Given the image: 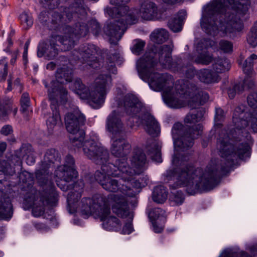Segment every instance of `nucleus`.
<instances>
[{
    "label": "nucleus",
    "mask_w": 257,
    "mask_h": 257,
    "mask_svg": "<svg viewBox=\"0 0 257 257\" xmlns=\"http://www.w3.org/2000/svg\"><path fill=\"white\" fill-rule=\"evenodd\" d=\"M247 101L252 110L245 111L244 106L236 107L232 116L235 128L231 129L226 137L219 139V150L223 160L209 164L204 172L201 168H195L191 164L167 170L165 175L166 179L177 180L176 183L169 185L170 189L185 187L190 195L197 192L210 191L220 184L223 176L229 174L238 159L250 157L251 149L246 140L250 136L243 129L250 123L253 131L257 133V93L249 94Z\"/></svg>",
    "instance_id": "nucleus-1"
},
{
    "label": "nucleus",
    "mask_w": 257,
    "mask_h": 257,
    "mask_svg": "<svg viewBox=\"0 0 257 257\" xmlns=\"http://www.w3.org/2000/svg\"><path fill=\"white\" fill-rule=\"evenodd\" d=\"M85 120L81 113H68L65 115L66 128L70 134L71 143L77 148L82 147L85 156L101 166V171H96L94 178L104 189L110 192L119 191L129 197L135 196L148 184V177L143 175L138 179L133 178L132 170L124 159L117 160L114 164L107 163L109 153L107 149L94 140L84 141L85 133L81 127L85 124Z\"/></svg>",
    "instance_id": "nucleus-2"
},
{
    "label": "nucleus",
    "mask_w": 257,
    "mask_h": 257,
    "mask_svg": "<svg viewBox=\"0 0 257 257\" xmlns=\"http://www.w3.org/2000/svg\"><path fill=\"white\" fill-rule=\"evenodd\" d=\"M172 45H154L137 61L136 66L140 77L148 81L152 89L156 91L166 90L163 97L169 107L179 108L183 107L185 102L169 92L173 87L172 76L157 72L159 63L163 68H170L172 66Z\"/></svg>",
    "instance_id": "nucleus-3"
},
{
    "label": "nucleus",
    "mask_w": 257,
    "mask_h": 257,
    "mask_svg": "<svg viewBox=\"0 0 257 257\" xmlns=\"http://www.w3.org/2000/svg\"><path fill=\"white\" fill-rule=\"evenodd\" d=\"M249 0H214L207 6L200 24L205 32L215 36L220 31L231 39L240 36L244 29L240 16L247 12Z\"/></svg>",
    "instance_id": "nucleus-4"
},
{
    "label": "nucleus",
    "mask_w": 257,
    "mask_h": 257,
    "mask_svg": "<svg viewBox=\"0 0 257 257\" xmlns=\"http://www.w3.org/2000/svg\"><path fill=\"white\" fill-rule=\"evenodd\" d=\"M87 16L84 0H74L68 7H64L61 13H53L51 30H63L66 33L64 36L54 35L57 37L62 52L71 49L76 40L88 34Z\"/></svg>",
    "instance_id": "nucleus-5"
},
{
    "label": "nucleus",
    "mask_w": 257,
    "mask_h": 257,
    "mask_svg": "<svg viewBox=\"0 0 257 257\" xmlns=\"http://www.w3.org/2000/svg\"><path fill=\"white\" fill-rule=\"evenodd\" d=\"M60 155L55 149H48L44 159L39 164V168L35 172V176L40 186L43 188L40 201L50 206L56 205L58 200V194L54 183L50 180L49 169L54 166L55 162H60Z\"/></svg>",
    "instance_id": "nucleus-6"
},
{
    "label": "nucleus",
    "mask_w": 257,
    "mask_h": 257,
    "mask_svg": "<svg viewBox=\"0 0 257 257\" xmlns=\"http://www.w3.org/2000/svg\"><path fill=\"white\" fill-rule=\"evenodd\" d=\"M70 86V89L82 99L87 100L89 105L99 109L103 104L107 89L111 86L112 77L110 74H100L95 79L92 89L83 83L79 78H76Z\"/></svg>",
    "instance_id": "nucleus-7"
},
{
    "label": "nucleus",
    "mask_w": 257,
    "mask_h": 257,
    "mask_svg": "<svg viewBox=\"0 0 257 257\" xmlns=\"http://www.w3.org/2000/svg\"><path fill=\"white\" fill-rule=\"evenodd\" d=\"M130 0H110V3L116 7L108 10V15L112 18H118L110 22L104 28V33L109 37L110 44H117L114 42L120 40L127 29V25L134 24L137 22L136 16L130 12L126 4Z\"/></svg>",
    "instance_id": "nucleus-8"
},
{
    "label": "nucleus",
    "mask_w": 257,
    "mask_h": 257,
    "mask_svg": "<svg viewBox=\"0 0 257 257\" xmlns=\"http://www.w3.org/2000/svg\"><path fill=\"white\" fill-rule=\"evenodd\" d=\"M124 112L132 117H138L146 132L152 137H157L160 133V127L154 116L148 111L138 114L144 107L143 103L133 94L127 93L122 100Z\"/></svg>",
    "instance_id": "nucleus-9"
},
{
    "label": "nucleus",
    "mask_w": 257,
    "mask_h": 257,
    "mask_svg": "<svg viewBox=\"0 0 257 257\" xmlns=\"http://www.w3.org/2000/svg\"><path fill=\"white\" fill-rule=\"evenodd\" d=\"M106 128L112 135L113 142L110 148L111 154L115 157L122 158L119 160L124 159L127 161L126 157L132 150V146L124 138L115 139V137L123 130V124L115 110L113 111L107 117ZM117 160L119 159H117L115 162Z\"/></svg>",
    "instance_id": "nucleus-10"
},
{
    "label": "nucleus",
    "mask_w": 257,
    "mask_h": 257,
    "mask_svg": "<svg viewBox=\"0 0 257 257\" xmlns=\"http://www.w3.org/2000/svg\"><path fill=\"white\" fill-rule=\"evenodd\" d=\"M109 196L112 195L96 194L92 198H83L79 204L81 215L84 217L95 215L101 221L104 220L111 213Z\"/></svg>",
    "instance_id": "nucleus-11"
},
{
    "label": "nucleus",
    "mask_w": 257,
    "mask_h": 257,
    "mask_svg": "<svg viewBox=\"0 0 257 257\" xmlns=\"http://www.w3.org/2000/svg\"><path fill=\"white\" fill-rule=\"evenodd\" d=\"M203 128V125L200 123L192 126H184L179 122L174 123L172 131L173 133L181 135L180 139L176 142L178 143V147L181 152H192L190 150L194 144V141L202 135Z\"/></svg>",
    "instance_id": "nucleus-12"
},
{
    "label": "nucleus",
    "mask_w": 257,
    "mask_h": 257,
    "mask_svg": "<svg viewBox=\"0 0 257 257\" xmlns=\"http://www.w3.org/2000/svg\"><path fill=\"white\" fill-rule=\"evenodd\" d=\"M73 73L68 67H60L55 73L56 80L51 82V88L48 90L50 100H56L59 97L62 103L65 104L68 99V91L62 85L64 81L72 82Z\"/></svg>",
    "instance_id": "nucleus-13"
},
{
    "label": "nucleus",
    "mask_w": 257,
    "mask_h": 257,
    "mask_svg": "<svg viewBox=\"0 0 257 257\" xmlns=\"http://www.w3.org/2000/svg\"><path fill=\"white\" fill-rule=\"evenodd\" d=\"M61 51V46L57 42V37L51 36L45 42L38 47L37 56L39 58L45 57L46 59L53 60Z\"/></svg>",
    "instance_id": "nucleus-14"
},
{
    "label": "nucleus",
    "mask_w": 257,
    "mask_h": 257,
    "mask_svg": "<svg viewBox=\"0 0 257 257\" xmlns=\"http://www.w3.org/2000/svg\"><path fill=\"white\" fill-rule=\"evenodd\" d=\"M80 56L84 61L91 68L96 69L101 66L100 62L95 56L97 53L96 47L91 44H84L78 49Z\"/></svg>",
    "instance_id": "nucleus-15"
},
{
    "label": "nucleus",
    "mask_w": 257,
    "mask_h": 257,
    "mask_svg": "<svg viewBox=\"0 0 257 257\" xmlns=\"http://www.w3.org/2000/svg\"><path fill=\"white\" fill-rule=\"evenodd\" d=\"M131 161L133 169L131 168H130L132 170L133 178H135L138 179L140 176L137 178L136 175L141 174L147 169L146 165L147 161L146 154L141 149H135ZM143 175H141V177ZM143 176H144V175H143ZM145 176L146 175H145Z\"/></svg>",
    "instance_id": "nucleus-16"
},
{
    "label": "nucleus",
    "mask_w": 257,
    "mask_h": 257,
    "mask_svg": "<svg viewBox=\"0 0 257 257\" xmlns=\"http://www.w3.org/2000/svg\"><path fill=\"white\" fill-rule=\"evenodd\" d=\"M57 186L63 191H67L69 190L73 189V191L69 193L67 202L70 207H75V203H76L82 196V193L83 192L84 185H79L78 187V183L67 185L61 184L59 182H57Z\"/></svg>",
    "instance_id": "nucleus-17"
},
{
    "label": "nucleus",
    "mask_w": 257,
    "mask_h": 257,
    "mask_svg": "<svg viewBox=\"0 0 257 257\" xmlns=\"http://www.w3.org/2000/svg\"><path fill=\"white\" fill-rule=\"evenodd\" d=\"M115 203L112 206V212L117 216L125 218L130 215V207L127 199L123 196L113 195Z\"/></svg>",
    "instance_id": "nucleus-18"
},
{
    "label": "nucleus",
    "mask_w": 257,
    "mask_h": 257,
    "mask_svg": "<svg viewBox=\"0 0 257 257\" xmlns=\"http://www.w3.org/2000/svg\"><path fill=\"white\" fill-rule=\"evenodd\" d=\"M33 152V147L30 144H23L20 148L16 151L15 154L10 158V161L14 166L22 168V159Z\"/></svg>",
    "instance_id": "nucleus-19"
},
{
    "label": "nucleus",
    "mask_w": 257,
    "mask_h": 257,
    "mask_svg": "<svg viewBox=\"0 0 257 257\" xmlns=\"http://www.w3.org/2000/svg\"><path fill=\"white\" fill-rule=\"evenodd\" d=\"M55 173L61 181L65 182V184L66 183L74 182L78 176V172L75 168H69L66 166H58Z\"/></svg>",
    "instance_id": "nucleus-20"
},
{
    "label": "nucleus",
    "mask_w": 257,
    "mask_h": 257,
    "mask_svg": "<svg viewBox=\"0 0 257 257\" xmlns=\"http://www.w3.org/2000/svg\"><path fill=\"white\" fill-rule=\"evenodd\" d=\"M14 213L12 200L7 195H4L0 199V220L9 221Z\"/></svg>",
    "instance_id": "nucleus-21"
},
{
    "label": "nucleus",
    "mask_w": 257,
    "mask_h": 257,
    "mask_svg": "<svg viewBox=\"0 0 257 257\" xmlns=\"http://www.w3.org/2000/svg\"><path fill=\"white\" fill-rule=\"evenodd\" d=\"M17 107H14L13 100L7 97L0 98V120L6 121L9 114L13 112L14 116L17 112Z\"/></svg>",
    "instance_id": "nucleus-22"
},
{
    "label": "nucleus",
    "mask_w": 257,
    "mask_h": 257,
    "mask_svg": "<svg viewBox=\"0 0 257 257\" xmlns=\"http://www.w3.org/2000/svg\"><path fill=\"white\" fill-rule=\"evenodd\" d=\"M140 15L143 19L146 20L159 19L156 5L151 2H145L142 4L140 8Z\"/></svg>",
    "instance_id": "nucleus-23"
},
{
    "label": "nucleus",
    "mask_w": 257,
    "mask_h": 257,
    "mask_svg": "<svg viewBox=\"0 0 257 257\" xmlns=\"http://www.w3.org/2000/svg\"><path fill=\"white\" fill-rule=\"evenodd\" d=\"M196 74L200 82L207 84L218 83L221 79L217 73L208 69H201Z\"/></svg>",
    "instance_id": "nucleus-24"
},
{
    "label": "nucleus",
    "mask_w": 257,
    "mask_h": 257,
    "mask_svg": "<svg viewBox=\"0 0 257 257\" xmlns=\"http://www.w3.org/2000/svg\"><path fill=\"white\" fill-rule=\"evenodd\" d=\"M145 151L150 156L153 161L160 163L163 161L161 156V146L159 143L152 141L151 143L148 142L145 146Z\"/></svg>",
    "instance_id": "nucleus-25"
},
{
    "label": "nucleus",
    "mask_w": 257,
    "mask_h": 257,
    "mask_svg": "<svg viewBox=\"0 0 257 257\" xmlns=\"http://www.w3.org/2000/svg\"><path fill=\"white\" fill-rule=\"evenodd\" d=\"M204 42L206 44L205 46V50L202 52L199 53L195 57L194 62L197 64H201L203 65H207L212 62L213 58L212 55H210L207 50L208 47H211V43L209 40H204Z\"/></svg>",
    "instance_id": "nucleus-26"
},
{
    "label": "nucleus",
    "mask_w": 257,
    "mask_h": 257,
    "mask_svg": "<svg viewBox=\"0 0 257 257\" xmlns=\"http://www.w3.org/2000/svg\"><path fill=\"white\" fill-rule=\"evenodd\" d=\"M186 15L185 11L181 10L178 12L177 17L170 19L168 23L169 29L174 32L181 31L183 28V21Z\"/></svg>",
    "instance_id": "nucleus-27"
},
{
    "label": "nucleus",
    "mask_w": 257,
    "mask_h": 257,
    "mask_svg": "<svg viewBox=\"0 0 257 257\" xmlns=\"http://www.w3.org/2000/svg\"><path fill=\"white\" fill-rule=\"evenodd\" d=\"M209 96L207 92L199 91L191 97L189 105L192 109H196L198 107L204 105L209 99Z\"/></svg>",
    "instance_id": "nucleus-28"
},
{
    "label": "nucleus",
    "mask_w": 257,
    "mask_h": 257,
    "mask_svg": "<svg viewBox=\"0 0 257 257\" xmlns=\"http://www.w3.org/2000/svg\"><path fill=\"white\" fill-rule=\"evenodd\" d=\"M57 99L56 100H51L52 102L51 104V108L52 110V116L49 117L46 121V124L49 132L53 131L54 127L57 124V121L60 119V116L59 111L57 108Z\"/></svg>",
    "instance_id": "nucleus-29"
},
{
    "label": "nucleus",
    "mask_w": 257,
    "mask_h": 257,
    "mask_svg": "<svg viewBox=\"0 0 257 257\" xmlns=\"http://www.w3.org/2000/svg\"><path fill=\"white\" fill-rule=\"evenodd\" d=\"M168 190L163 185L155 187L152 192L153 200L158 203H163L168 196Z\"/></svg>",
    "instance_id": "nucleus-30"
},
{
    "label": "nucleus",
    "mask_w": 257,
    "mask_h": 257,
    "mask_svg": "<svg viewBox=\"0 0 257 257\" xmlns=\"http://www.w3.org/2000/svg\"><path fill=\"white\" fill-rule=\"evenodd\" d=\"M110 214L102 220V227L104 229L108 231H117L120 228V221L116 217L109 216Z\"/></svg>",
    "instance_id": "nucleus-31"
},
{
    "label": "nucleus",
    "mask_w": 257,
    "mask_h": 257,
    "mask_svg": "<svg viewBox=\"0 0 257 257\" xmlns=\"http://www.w3.org/2000/svg\"><path fill=\"white\" fill-rule=\"evenodd\" d=\"M257 60V55L252 54L243 62L242 65V70L246 75V78H251L254 73L253 66Z\"/></svg>",
    "instance_id": "nucleus-32"
},
{
    "label": "nucleus",
    "mask_w": 257,
    "mask_h": 257,
    "mask_svg": "<svg viewBox=\"0 0 257 257\" xmlns=\"http://www.w3.org/2000/svg\"><path fill=\"white\" fill-rule=\"evenodd\" d=\"M231 67L230 62L226 58H219L216 59L212 65L213 69L217 74L223 73L229 70Z\"/></svg>",
    "instance_id": "nucleus-33"
},
{
    "label": "nucleus",
    "mask_w": 257,
    "mask_h": 257,
    "mask_svg": "<svg viewBox=\"0 0 257 257\" xmlns=\"http://www.w3.org/2000/svg\"><path fill=\"white\" fill-rule=\"evenodd\" d=\"M247 79L245 78L243 84L238 83L235 84L232 87H229L227 89V93L228 97L230 99L234 98L236 93H240L243 91L244 89V85H248L249 88H252L254 85V82L252 80L249 81L247 84Z\"/></svg>",
    "instance_id": "nucleus-34"
},
{
    "label": "nucleus",
    "mask_w": 257,
    "mask_h": 257,
    "mask_svg": "<svg viewBox=\"0 0 257 257\" xmlns=\"http://www.w3.org/2000/svg\"><path fill=\"white\" fill-rule=\"evenodd\" d=\"M151 37L154 43L162 44L168 39V32L164 29H158L151 34Z\"/></svg>",
    "instance_id": "nucleus-35"
},
{
    "label": "nucleus",
    "mask_w": 257,
    "mask_h": 257,
    "mask_svg": "<svg viewBox=\"0 0 257 257\" xmlns=\"http://www.w3.org/2000/svg\"><path fill=\"white\" fill-rule=\"evenodd\" d=\"M204 113L203 108L195 109L192 112L188 113L185 117L184 121L186 123H193L201 121Z\"/></svg>",
    "instance_id": "nucleus-36"
},
{
    "label": "nucleus",
    "mask_w": 257,
    "mask_h": 257,
    "mask_svg": "<svg viewBox=\"0 0 257 257\" xmlns=\"http://www.w3.org/2000/svg\"><path fill=\"white\" fill-rule=\"evenodd\" d=\"M10 159L6 160L0 161V172H2L5 176H13L15 174V168L12 165Z\"/></svg>",
    "instance_id": "nucleus-37"
},
{
    "label": "nucleus",
    "mask_w": 257,
    "mask_h": 257,
    "mask_svg": "<svg viewBox=\"0 0 257 257\" xmlns=\"http://www.w3.org/2000/svg\"><path fill=\"white\" fill-rule=\"evenodd\" d=\"M247 42L252 47L257 46V21L254 22L246 37Z\"/></svg>",
    "instance_id": "nucleus-38"
},
{
    "label": "nucleus",
    "mask_w": 257,
    "mask_h": 257,
    "mask_svg": "<svg viewBox=\"0 0 257 257\" xmlns=\"http://www.w3.org/2000/svg\"><path fill=\"white\" fill-rule=\"evenodd\" d=\"M20 183L26 184L28 186L34 183L33 175L26 171H22L18 176Z\"/></svg>",
    "instance_id": "nucleus-39"
},
{
    "label": "nucleus",
    "mask_w": 257,
    "mask_h": 257,
    "mask_svg": "<svg viewBox=\"0 0 257 257\" xmlns=\"http://www.w3.org/2000/svg\"><path fill=\"white\" fill-rule=\"evenodd\" d=\"M219 257H252L247 252L241 251L239 252L234 251L231 249H225Z\"/></svg>",
    "instance_id": "nucleus-40"
},
{
    "label": "nucleus",
    "mask_w": 257,
    "mask_h": 257,
    "mask_svg": "<svg viewBox=\"0 0 257 257\" xmlns=\"http://www.w3.org/2000/svg\"><path fill=\"white\" fill-rule=\"evenodd\" d=\"M185 200V196L181 191H177L174 193H172L170 200L173 202V205L180 206L182 205Z\"/></svg>",
    "instance_id": "nucleus-41"
},
{
    "label": "nucleus",
    "mask_w": 257,
    "mask_h": 257,
    "mask_svg": "<svg viewBox=\"0 0 257 257\" xmlns=\"http://www.w3.org/2000/svg\"><path fill=\"white\" fill-rule=\"evenodd\" d=\"M165 211L160 208H155L149 213V217L151 221H156L161 217L164 216Z\"/></svg>",
    "instance_id": "nucleus-42"
},
{
    "label": "nucleus",
    "mask_w": 257,
    "mask_h": 257,
    "mask_svg": "<svg viewBox=\"0 0 257 257\" xmlns=\"http://www.w3.org/2000/svg\"><path fill=\"white\" fill-rule=\"evenodd\" d=\"M219 47L220 50L225 53H231L233 51V43L229 41L221 40L219 43Z\"/></svg>",
    "instance_id": "nucleus-43"
},
{
    "label": "nucleus",
    "mask_w": 257,
    "mask_h": 257,
    "mask_svg": "<svg viewBox=\"0 0 257 257\" xmlns=\"http://www.w3.org/2000/svg\"><path fill=\"white\" fill-rule=\"evenodd\" d=\"M20 102L22 111L23 113H26L30 105V99L28 93L25 92L22 94Z\"/></svg>",
    "instance_id": "nucleus-44"
},
{
    "label": "nucleus",
    "mask_w": 257,
    "mask_h": 257,
    "mask_svg": "<svg viewBox=\"0 0 257 257\" xmlns=\"http://www.w3.org/2000/svg\"><path fill=\"white\" fill-rule=\"evenodd\" d=\"M225 115L224 111L222 108L220 107L216 108L214 119L216 122V126L218 127H221L222 126V124L221 122L223 121Z\"/></svg>",
    "instance_id": "nucleus-45"
},
{
    "label": "nucleus",
    "mask_w": 257,
    "mask_h": 257,
    "mask_svg": "<svg viewBox=\"0 0 257 257\" xmlns=\"http://www.w3.org/2000/svg\"><path fill=\"white\" fill-rule=\"evenodd\" d=\"M20 19L22 24L26 25V29L30 28L33 25V20L32 17L25 12L20 15Z\"/></svg>",
    "instance_id": "nucleus-46"
},
{
    "label": "nucleus",
    "mask_w": 257,
    "mask_h": 257,
    "mask_svg": "<svg viewBox=\"0 0 257 257\" xmlns=\"http://www.w3.org/2000/svg\"><path fill=\"white\" fill-rule=\"evenodd\" d=\"M145 42L141 40H137L136 43L132 48V52L133 54L139 55L144 50L145 46Z\"/></svg>",
    "instance_id": "nucleus-47"
},
{
    "label": "nucleus",
    "mask_w": 257,
    "mask_h": 257,
    "mask_svg": "<svg viewBox=\"0 0 257 257\" xmlns=\"http://www.w3.org/2000/svg\"><path fill=\"white\" fill-rule=\"evenodd\" d=\"M40 1L44 8L49 10L57 8L60 4V0H40Z\"/></svg>",
    "instance_id": "nucleus-48"
},
{
    "label": "nucleus",
    "mask_w": 257,
    "mask_h": 257,
    "mask_svg": "<svg viewBox=\"0 0 257 257\" xmlns=\"http://www.w3.org/2000/svg\"><path fill=\"white\" fill-rule=\"evenodd\" d=\"M48 12L44 11L40 13L39 16V19L41 24L43 25L47 26L49 29L51 30L50 27L52 26V21L50 23L48 21L49 20V15Z\"/></svg>",
    "instance_id": "nucleus-49"
},
{
    "label": "nucleus",
    "mask_w": 257,
    "mask_h": 257,
    "mask_svg": "<svg viewBox=\"0 0 257 257\" xmlns=\"http://www.w3.org/2000/svg\"><path fill=\"white\" fill-rule=\"evenodd\" d=\"M0 65L3 66V70L0 71V80L5 81L8 73V64L6 58L0 60Z\"/></svg>",
    "instance_id": "nucleus-50"
},
{
    "label": "nucleus",
    "mask_w": 257,
    "mask_h": 257,
    "mask_svg": "<svg viewBox=\"0 0 257 257\" xmlns=\"http://www.w3.org/2000/svg\"><path fill=\"white\" fill-rule=\"evenodd\" d=\"M92 33L95 36H97L101 32L100 24L95 20H91L89 22Z\"/></svg>",
    "instance_id": "nucleus-51"
},
{
    "label": "nucleus",
    "mask_w": 257,
    "mask_h": 257,
    "mask_svg": "<svg viewBox=\"0 0 257 257\" xmlns=\"http://www.w3.org/2000/svg\"><path fill=\"white\" fill-rule=\"evenodd\" d=\"M130 219V220L126 222L123 226L122 233L123 234H130L134 230L132 223L133 216L132 215Z\"/></svg>",
    "instance_id": "nucleus-52"
},
{
    "label": "nucleus",
    "mask_w": 257,
    "mask_h": 257,
    "mask_svg": "<svg viewBox=\"0 0 257 257\" xmlns=\"http://www.w3.org/2000/svg\"><path fill=\"white\" fill-rule=\"evenodd\" d=\"M33 224L35 228L39 231L47 232L50 229L47 225L42 222H34Z\"/></svg>",
    "instance_id": "nucleus-53"
},
{
    "label": "nucleus",
    "mask_w": 257,
    "mask_h": 257,
    "mask_svg": "<svg viewBox=\"0 0 257 257\" xmlns=\"http://www.w3.org/2000/svg\"><path fill=\"white\" fill-rule=\"evenodd\" d=\"M62 166L75 168V160L73 156L70 155H67L65 159L64 164Z\"/></svg>",
    "instance_id": "nucleus-54"
},
{
    "label": "nucleus",
    "mask_w": 257,
    "mask_h": 257,
    "mask_svg": "<svg viewBox=\"0 0 257 257\" xmlns=\"http://www.w3.org/2000/svg\"><path fill=\"white\" fill-rule=\"evenodd\" d=\"M1 135L5 136L11 135L13 133V128L12 125L9 124L5 125L0 131Z\"/></svg>",
    "instance_id": "nucleus-55"
},
{
    "label": "nucleus",
    "mask_w": 257,
    "mask_h": 257,
    "mask_svg": "<svg viewBox=\"0 0 257 257\" xmlns=\"http://www.w3.org/2000/svg\"><path fill=\"white\" fill-rule=\"evenodd\" d=\"M34 196L33 194L26 195L24 198V203L28 208H31L34 204Z\"/></svg>",
    "instance_id": "nucleus-56"
},
{
    "label": "nucleus",
    "mask_w": 257,
    "mask_h": 257,
    "mask_svg": "<svg viewBox=\"0 0 257 257\" xmlns=\"http://www.w3.org/2000/svg\"><path fill=\"white\" fill-rule=\"evenodd\" d=\"M34 151L26 156V162L28 165H33L36 162V157L34 155Z\"/></svg>",
    "instance_id": "nucleus-57"
},
{
    "label": "nucleus",
    "mask_w": 257,
    "mask_h": 257,
    "mask_svg": "<svg viewBox=\"0 0 257 257\" xmlns=\"http://www.w3.org/2000/svg\"><path fill=\"white\" fill-rule=\"evenodd\" d=\"M107 70L109 73H111L113 74H116L117 73V68L115 66L114 63H111V64H107V66L106 67Z\"/></svg>",
    "instance_id": "nucleus-58"
},
{
    "label": "nucleus",
    "mask_w": 257,
    "mask_h": 257,
    "mask_svg": "<svg viewBox=\"0 0 257 257\" xmlns=\"http://www.w3.org/2000/svg\"><path fill=\"white\" fill-rule=\"evenodd\" d=\"M44 212V207H41L38 209L37 207H35L33 209V213L34 216H40L42 215Z\"/></svg>",
    "instance_id": "nucleus-59"
},
{
    "label": "nucleus",
    "mask_w": 257,
    "mask_h": 257,
    "mask_svg": "<svg viewBox=\"0 0 257 257\" xmlns=\"http://www.w3.org/2000/svg\"><path fill=\"white\" fill-rule=\"evenodd\" d=\"M15 32L13 31H11L10 34L8 36V37L7 40V42L8 43L7 49L10 48L13 44V42L12 40V37L14 35Z\"/></svg>",
    "instance_id": "nucleus-60"
},
{
    "label": "nucleus",
    "mask_w": 257,
    "mask_h": 257,
    "mask_svg": "<svg viewBox=\"0 0 257 257\" xmlns=\"http://www.w3.org/2000/svg\"><path fill=\"white\" fill-rule=\"evenodd\" d=\"M153 225V230L155 232L159 233L163 231V228L158 226L156 221H151Z\"/></svg>",
    "instance_id": "nucleus-61"
},
{
    "label": "nucleus",
    "mask_w": 257,
    "mask_h": 257,
    "mask_svg": "<svg viewBox=\"0 0 257 257\" xmlns=\"http://www.w3.org/2000/svg\"><path fill=\"white\" fill-rule=\"evenodd\" d=\"M195 75V70L192 68L188 69L185 72V75L188 78H192Z\"/></svg>",
    "instance_id": "nucleus-62"
},
{
    "label": "nucleus",
    "mask_w": 257,
    "mask_h": 257,
    "mask_svg": "<svg viewBox=\"0 0 257 257\" xmlns=\"http://www.w3.org/2000/svg\"><path fill=\"white\" fill-rule=\"evenodd\" d=\"M23 62L25 69H26L28 63V52L26 51H24L23 54Z\"/></svg>",
    "instance_id": "nucleus-63"
},
{
    "label": "nucleus",
    "mask_w": 257,
    "mask_h": 257,
    "mask_svg": "<svg viewBox=\"0 0 257 257\" xmlns=\"http://www.w3.org/2000/svg\"><path fill=\"white\" fill-rule=\"evenodd\" d=\"M7 144L6 142H2L0 143V156H2L7 149Z\"/></svg>",
    "instance_id": "nucleus-64"
}]
</instances>
